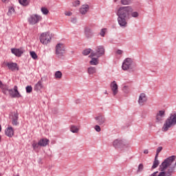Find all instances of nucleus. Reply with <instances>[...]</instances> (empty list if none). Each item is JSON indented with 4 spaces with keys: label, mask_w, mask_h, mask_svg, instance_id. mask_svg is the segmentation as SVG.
Here are the masks:
<instances>
[{
    "label": "nucleus",
    "mask_w": 176,
    "mask_h": 176,
    "mask_svg": "<svg viewBox=\"0 0 176 176\" xmlns=\"http://www.w3.org/2000/svg\"><path fill=\"white\" fill-rule=\"evenodd\" d=\"M176 124V112H173L166 119L162 127V131H168V129Z\"/></svg>",
    "instance_id": "obj_2"
},
{
    "label": "nucleus",
    "mask_w": 176,
    "mask_h": 176,
    "mask_svg": "<svg viewBox=\"0 0 176 176\" xmlns=\"http://www.w3.org/2000/svg\"><path fill=\"white\" fill-rule=\"evenodd\" d=\"M0 89H1L3 94H7L8 90H9V87L7 85H5L0 80Z\"/></svg>",
    "instance_id": "obj_19"
},
{
    "label": "nucleus",
    "mask_w": 176,
    "mask_h": 176,
    "mask_svg": "<svg viewBox=\"0 0 176 176\" xmlns=\"http://www.w3.org/2000/svg\"><path fill=\"white\" fill-rule=\"evenodd\" d=\"M32 91V87L27 86L26 87V93H31Z\"/></svg>",
    "instance_id": "obj_38"
},
{
    "label": "nucleus",
    "mask_w": 176,
    "mask_h": 176,
    "mask_svg": "<svg viewBox=\"0 0 176 176\" xmlns=\"http://www.w3.org/2000/svg\"><path fill=\"white\" fill-rule=\"evenodd\" d=\"M94 129L98 133H100V131H101V127H100L99 125H96Z\"/></svg>",
    "instance_id": "obj_39"
},
{
    "label": "nucleus",
    "mask_w": 176,
    "mask_h": 176,
    "mask_svg": "<svg viewBox=\"0 0 176 176\" xmlns=\"http://www.w3.org/2000/svg\"><path fill=\"white\" fill-rule=\"evenodd\" d=\"M95 120H96L97 123L101 126V124L105 123V116L103 114L100 113L95 118Z\"/></svg>",
    "instance_id": "obj_15"
},
{
    "label": "nucleus",
    "mask_w": 176,
    "mask_h": 176,
    "mask_svg": "<svg viewBox=\"0 0 176 176\" xmlns=\"http://www.w3.org/2000/svg\"><path fill=\"white\" fill-rule=\"evenodd\" d=\"M142 170H144V164H140V165L138 166V173H141Z\"/></svg>",
    "instance_id": "obj_36"
},
{
    "label": "nucleus",
    "mask_w": 176,
    "mask_h": 176,
    "mask_svg": "<svg viewBox=\"0 0 176 176\" xmlns=\"http://www.w3.org/2000/svg\"><path fill=\"white\" fill-rule=\"evenodd\" d=\"M41 12L43 14H47L49 13V10L45 7H43L41 8Z\"/></svg>",
    "instance_id": "obj_32"
},
{
    "label": "nucleus",
    "mask_w": 176,
    "mask_h": 176,
    "mask_svg": "<svg viewBox=\"0 0 176 176\" xmlns=\"http://www.w3.org/2000/svg\"><path fill=\"white\" fill-rule=\"evenodd\" d=\"M162 151H163V147L160 146L157 148V152H156V155L155 157H157V156H159V153H160V152H162Z\"/></svg>",
    "instance_id": "obj_35"
},
{
    "label": "nucleus",
    "mask_w": 176,
    "mask_h": 176,
    "mask_svg": "<svg viewBox=\"0 0 176 176\" xmlns=\"http://www.w3.org/2000/svg\"><path fill=\"white\" fill-rule=\"evenodd\" d=\"M89 75H93L97 72V69L94 67H89L87 69Z\"/></svg>",
    "instance_id": "obj_25"
},
{
    "label": "nucleus",
    "mask_w": 176,
    "mask_h": 176,
    "mask_svg": "<svg viewBox=\"0 0 176 176\" xmlns=\"http://www.w3.org/2000/svg\"><path fill=\"white\" fill-rule=\"evenodd\" d=\"M122 68L123 71H130L133 72L134 68H135V65L134 64L133 59L126 58L122 63Z\"/></svg>",
    "instance_id": "obj_3"
},
{
    "label": "nucleus",
    "mask_w": 176,
    "mask_h": 176,
    "mask_svg": "<svg viewBox=\"0 0 176 176\" xmlns=\"http://www.w3.org/2000/svg\"><path fill=\"white\" fill-rule=\"evenodd\" d=\"M110 87L111 89V91H113V96H116V94H118V84L116 83V81H113L111 82V83L110 84Z\"/></svg>",
    "instance_id": "obj_14"
},
{
    "label": "nucleus",
    "mask_w": 176,
    "mask_h": 176,
    "mask_svg": "<svg viewBox=\"0 0 176 176\" xmlns=\"http://www.w3.org/2000/svg\"><path fill=\"white\" fill-rule=\"evenodd\" d=\"M11 52L12 54H14L16 57H21V54L24 53V50L23 48H12L11 49Z\"/></svg>",
    "instance_id": "obj_13"
},
{
    "label": "nucleus",
    "mask_w": 176,
    "mask_h": 176,
    "mask_svg": "<svg viewBox=\"0 0 176 176\" xmlns=\"http://www.w3.org/2000/svg\"><path fill=\"white\" fill-rule=\"evenodd\" d=\"M117 54H122L123 53V51H122L121 50H118L117 52H116Z\"/></svg>",
    "instance_id": "obj_43"
},
{
    "label": "nucleus",
    "mask_w": 176,
    "mask_h": 176,
    "mask_svg": "<svg viewBox=\"0 0 176 176\" xmlns=\"http://www.w3.org/2000/svg\"><path fill=\"white\" fill-rule=\"evenodd\" d=\"M72 23H76V19H73L72 20Z\"/></svg>",
    "instance_id": "obj_45"
},
{
    "label": "nucleus",
    "mask_w": 176,
    "mask_h": 176,
    "mask_svg": "<svg viewBox=\"0 0 176 176\" xmlns=\"http://www.w3.org/2000/svg\"><path fill=\"white\" fill-rule=\"evenodd\" d=\"M123 91H124L125 93H129V87L127 86H124L122 89Z\"/></svg>",
    "instance_id": "obj_41"
},
{
    "label": "nucleus",
    "mask_w": 176,
    "mask_h": 176,
    "mask_svg": "<svg viewBox=\"0 0 176 176\" xmlns=\"http://www.w3.org/2000/svg\"><path fill=\"white\" fill-rule=\"evenodd\" d=\"M91 60L89 61L90 65H98V58L91 57Z\"/></svg>",
    "instance_id": "obj_24"
},
{
    "label": "nucleus",
    "mask_w": 176,
    "mask_h": 176,
    "mask_svg": "<svg viewBox=\"0 0 176 176\" xmlns=\"http://www.w3.org/2000/svg\"><path fill=\"white\" fill-rule=\"evenodd\" d=\"M42 87H43V85H42V81L39 80L34 85V90H35V91H39V90H41V89H42Z\"/></svg>",
    "instance_id": "obj_22"
},
{
    "label": "nucleus",
    "mask_w": 176,
    "mask_h": 176,
    "mask_svg": "<svg viewBox=\"0 0 176 176\" xmlns=\"http://www.w3.org/2000/svg\"><path fill=\"white\" fill-rule=\"evenodd\" d=\"M49 142H50V141L48 139H41L38 141V145H40V146H46L49 145Z\"/></svg>",
    "instance_id": "obj_20"
},
{
    "label": "nucleus",
    "mask_w": 176,
    "mask_h": 176,
    "mask_svg": "<svg viewBox=\"0 0 176 176\" xmlns=\"http://www.w3.org/2000/svg\"><path fill=\"white\" fill-rule=\"evenodd\" d=\"M65 16H72V12H69V11H66L65 12Z\"/></svg>",
    "instance_id": "obj_42"
},
{
    "label": "nucleus",
    "mask_w": 176,
    "mask_h": 176,
    "mask_svg": "<svg viewBox=\"0 0 176 176\" xmlns=\"http://www.w3.org/2000/svg\"><path fill=\"white\" fill-rule=\"evenodd\" d=\"M130 13L132 17H138L137 12H133V8L130 6L120 7L118 11V22L120 27H127V19H130Z\"/></svg>",
    "instance_id": "obj_1"
},
{
    "label": "nucleus",
    "mask_w": 176,
    "mask_h": 176,
    "mask_svg": "<svg viewBox=\"0 0 176 176\" xmlns=\"http://www.w3.org/2000/svg\"><path fill=\"white\" fill-rule=\"evenodd\" d=\"M113 146L116 149H122L124 146H126V142L122 139H116L113 142Z\"/></svg>",
    "instance_id": "obj_9"
},
{
    "label": "nucleus",
    "mask_w": 176,
    "mask_h": 176,
    "mask_svg": "<svg viewBox=\"0 0 176 176\" xmlns=\"http://www.w3.org/2000/svg\"><path fill=\"white\" fill-rule=\"evenodd\" d=\"M11 120L13 126H17V124H19V113L16 112H12L11 113Z\"/></svg>",
    "instance_id": "obj_11"
},
{
    "label": "nucleus",
    "mask_w": 176,
    "mask_h": 176,
    "mask_svg": "<svg viewBox=\"0 0 176 176\" xmlns=\"http://www.w3.org/2000/svg\"><path fill=\"white\" fill-rule=\"evenodd\" d=\"M85 35L87 39H90V38H93L94 33L93 30L89 27H86L85 28Z\"/></svg>",
    "instance_id": "obj_12"
},
{
    "label": "nucleus",
    "mask_w": 176,
    "mask_h": 176,
    "mask_svg": "<svg viewBox=\"0 0 176 176\" xmlns=\"http://www.w3.org/2000/svg\"><path fill=\"white\" fill-rule=\"evenodd\" d=\"M104 54H105V49L104 48V46L100 45L96 47V52H93L91 53L89 57H97L99 58V57L104 56Z\"/></svg>",
    "instance_id": "obj_6"
},
{
    "label": "nucleus",
    "mask_w": 176,
    "mask_h": 176,
    "mask_svg": "<svg viewBox=\"0 0 176 176\" xmlns=\"http://www.w3.org/2000/svg\"><path fill=\"white\" fill-rule=\"evenodd\" d=\"M7 91L9 92L10 96H11L12 98H20V97H21L20 92H19V90L17 89V86L16 85L14 86V89H9L8 88Z\"/></svg>",
    "instance_id": "obj_10"
},
{
    "label": "nucleus",
    "mask_w": 176,
    "mask_h": 176,
    "mask_svg": "<svg viewBox=\"0 0 176 176\" xmlns=\"http://www.w3.org/2000/svg\"><path fill=\"white\" fill-rule=\"evenodd\" d=\"M114 2H118V0H114Z\"/></svg>",
    "instance_id": "obj_48"
},
{
    "label": "nucleus",
    "mask_w": 176,
    "mask_h": 176,
    "mask_svg": "<svg viewBox=\"0 0 176 176\" xmlns=\"http://www.w3.org/2000/svg\"><path fill=\"white\" fill-rule=\"evenodd\" d=\"M6 135H7V137H10V138L14 135V131L13 130V127L9 126L6 129Z\"/></svg>",
    "instance_id": "obj_18"
},
{
    "label": "nucleus",
    "mask_w": 176,
    "mask_h": 176,
    "mask_svg": "<svg viewBox=\"0 0 176 176\" xmlns=\"http://www.w3.org/2000/svg\"><path fill=\"white\" fill-rule=\"evenodd\" d=\"M30 56L34 60H36V58H38V55H36V53L34 51L30 52Z\"/></svg>",
    "instance_id": "obj_31"
},
{
    "label": "nucleus",
    "mask_w": 176,
    "mask_h": 176,
    "mask_svg": "<svg viewBox=\"0 0 176 176\" xmlns=\"http://www.w3.org/2000/svg\"><path fill=\"white\" fill-rule=\"evenodd\" d=\"M166 116V111L164 110H160L157 112L155 115V123H162L164 120Z\"/></svg>",
    "instance_id": "obj_8"
},
{
    "label": "nucleus",
    "mask_w": 176,
    "mask_h": 176,
    "mask_svg": "<svg viewBox=\"0 0 176 176\" xmlns=\"http://www.w3.org/2000/svg\"><path fill=\"white\" fill-rule=\"evenodd\" d=\"M55 79H61L63 78V73L60 71H57L54 74Z\"/></svg>",
    "instance_id": "obj_26"
},
{
    "label": "nucleus",
    "mask_w": 176,
    "mask_h": 176,
    "mask_svg": "<svg viewBox=\"0 0 176 176\" xmlns=\"http://www.w3.org/2000/svg\"><path fill=\"white\" fill-rule=\"evenodd\" d=\"M2 2H4L5 3H6L7 2H9V0H1Z\"/></svg>",
    "instance_id": "obj_46"
},
{
    "label": "nucleus",
    "mask_w": 176,
    "mask_h": 176,
    "mask_svg": "<svg viewBox=\"0 0 176 176\" xmlns=\"http://www.w3.org/2000/svg\"><path fill=\"white\" fill-rule=\"evenodd\" d=\"M0 140H1V136H0Z\"/></svg>",
    "instance_id": "obj_50"
},
{
    "label": "nucleus",
    "mask_w": 176,
    "mask_h": 176,
    "mask_svg": "<svg viewBox=\"0 0 176 176\" xmlns=\"http://www.w3.org/2000/svg\"><path fill=\"white\" fill-rule=\"evenodd\" d=\"M6 67H8L10 71H19V66L17 65V63H6Z\"/></svg>",
    "instance_id": "obj_16"
},
{
    "label": "nucleus",
    "mask_w": 176,
    "mask_h": 176,
    "mask_svg": "<svg viewBox=\"0 0 176 176\" xmlns=\"http://www.w3.org/2000/svg\"><path fill=\"white\" fill-rule=\"evenodd\" d=\"M79 130H80L79 126H76V125L70 126V131H72V133H79Z\"/></svg>",
    "instance_id": "obj_23"
},
{
    "label": "nucleus",
    "mask_w": 176,
    "mask_h": 176,
    "mask_svg": "<svg viewBox=\"0 0 176 176\" xmlns=\"http://www.w3.org/2000/svg\"><path fill=\"white\" fill-rule=\"evenodd\" d=\"M32 146L34 151H36L39 148V146H41V144H39V142L38 143H36V142H33Z\"/></svg>",
    "instance_id": "obj_29"
},
{
    "label": "nucleus",
    "mask_w": 176,
    "mask_h": 176,
    "mask_svg": "<svg viewBox=\"0 0 176 176\" xmlns=\"http://www.w3.org/2000/svg\"><path fill=\"white\" fill-rule=\"evenodd\" d=\"M79 5H80V1L79 0H76L73 2V6H79Z\"/></svg>",
    "instance_id": "obj_37"
},
{
    "label": "nucleus",
    "mask_w": 176,
    "mask_h": 176,
    "mask_svg": "<svg viewBox=\"0 0 176 176\" xmlns=\"http://www.w3.org/2000/svg\"><path fill=\"white\" fill-rule=\"evenodd\" d=\"M39 39L40 42L43 43V45H47V43H50V41H52V36H50V34L47 32L42 33Z\"/></svg>",
    "instance_id": "obj_7"
},
{
    "label": "nucleus",
    "mask_w": 176,
    "mask_h": 176,
    "mask_svg": "<svg viewBox=\"0 0 176 176\" xmlns=\"http://www.w3.org/2000/svg\"><path fill=\"white\" fill-rule=\"evenodd\" d=\"M144 153L145 155H148V153H149V151H148V149H146V150L144 151Z\"/></svg>",
    "instance_id": "obj_44"
},
{
    "label": "nucleus",
    "mask_w": 176,
    "mask_h": 176,
    "mask_svg": "<svg viewBox=\"0 0 176 176\" xmlns=\"http://www.w3.org/2000/svg\"><path fill=\"white\" fill-rule=\"evenodd\" d=\"M89 12V6L88 5H83L80 8V13L81 14H86Z\"/></svg>",
    "instance_id": "obj_21"
},
{
    "label": "nucleus",
    "mask_w": 176,
    "mask_h": 176,
    "mask_svg": "<svg viewBox=\"0 0 176 176\" xmlns=\"http://www.w3.org/2000/svg\"><path fill=\"white\" fill-rule=\"evenodd\" d=\"M55 54L57 57H63L65 54V45L61 43H58L55 47Z\"/></svg>",
    "instance_id": "obj_4"
},
{
    "label": "nucleus",
    "mask_w": 176,
    "mask_h": 176,
    "mask_svg": "<svg viewBox=\"0 0 176 176\" xmlns=\"http://www.w3.org/2000/svg\"><path fill=\"white\" fill-rule=\"evenodd\" d=\"M12 13H14V8L13 7L9 8L8 15L12 16Z\"/></svg>",
    "instance_id": "obj_34"
},
{
    "label": "nucleus",
    "mask_w": 176,
    "mask_h": 176,
    "mask_svg": "<svg viewBox=\"0 0 176 176\" xmlns=\"http://www.w3.org/2000/svg\"><path fill=\"white\" fill-rule=\"evenodd\" d=\"M90 53H92L91 52V49H87V50H85L83 52H82V54L84 56H89V54H90Z\"/></svg>",
    "instance_id": "obj_30"
},
{
    "label": "nucleus",
    "mask_w": 176,
    "mask_h": 176,
    "mask_svg": "<svg viewBox=\"0 0 176 176\" xmlns=\"http://www.w3.org/2000/svg\"><path fill=\"white\" fill-rule=\"evenodd\" d=\"M28 21L30 25H35V24H38L39 21H42V16L38 14H30L28 18Z\"/></svg>",
    "instance_id": "obj_5"
},
{
    "label": "nucleus",
    "mask_w": 176,
    "mask_h": 176,
    "mask_svg": "<svg viewBox=\"0 0 176 176\" xmlns=\"http://www.w3.org/2000/svg\"><path fill=\"white\" fill-rule=\"evenodd\" d=\"M19 2L21 5H22L23 6H28V4L30 3V2L28 1V0H19Z\"/></svg>",
    "instance_id": "obj_28"
},
{
    "label": "nucleus",
    "mask_w": 176,
    "mask_h": 176,
    "mask_svg": "<svg viewBox=\"0 0 176 176\" xmlns=\"http://www.w3.org/2000/svg\"><path fill=\"white\" fill-rule=\"evenodd\" d=\"M121 3L122 5H129L131 3V0H121Z\"/></svg>",
    "instance_id": "obj_33"
},
{
    "label": "nucleus",
    "mask_w": 176,
    "mask_h": 176,
    "mask_svg": "<svg viewBox=\"0 0 176 176\" xmlns=\"http://www.w3.org/2000/svg\"><path fill=\"white\" fill-rule=\"evenodd\" d=\"M160 163V162H159V161L157 160V157H155L151 168H153V169L156 168L157 167V166H159Z\"/></svg>",
    "instance_id": "obj_27"
},
{
    "label": "nucleus",
    "mask_w": 176,
    "mask_h": 176,
    "mask_svg": "<svg viewBox=\"0 0 176 176\" xmlns=\"http://www.w3.org/2000/svg\"><path fill=\"white\" fill-rule=\"evenodd\" d=\"M148 98L144 93L140 94L139 96L138 103L140 105H144L146 102Z\"/></svg>",
    "instance_id": "obj_17"
},
{
    "label": "nucleus",
    "mask_w": 176,
    "mask_h": 176,
    "mask_svg": "<svg viewBox=\"0 0 176 176\" xmlns=\"http://www.w3.org/2000/svg\"><path fill=\"white\" fill-rule=\"evenodd\" d=\"M2 131V126L0 125V132Z\"/></svg>",
    "instance_id": "obj_47"
},
{
    "label": "nucleus",
    "mask_w": 176,
    "mask_h": 176,
    "mask_svg": "<svg viewBox=\"0 0 176 176\" xmlns=\"http://www.w3.org/2000/svg\"><path fill=\"white\" fill-rule=\"evenodd\" d=\"M100 35H101V36H105V29L101 30Z\"/></svg>",
    "instance_id": "obj_40"
},
{
    "label": "nucleus",
    "mask_w": 176,
    "mask_h": 176,
    "mask_svg": "<svg viewBox=\"0 0 176 176\" xmlns=\"http://www.w3.org/2000/svg\"><path fill=\"white\" fill-rule=\"evenodd\" d=\"M104 94H108V93H107V91L104 93Z\"/></svg>",
    "instance_id": "obj_49"
}]
</instances>
